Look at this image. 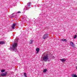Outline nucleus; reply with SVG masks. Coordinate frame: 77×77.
<instances>
[{
	"mask_svg": "<svg viewBox=\"0 0 77 77\" xmlns=\"http://www.w3.org/2000/svg\"><path fill=\"white\" fill-rule=\"evenodd\" d=\"M45 16H46L45 14H42V15L40 14L39 15V18H40V20H38V21L41 26H43L45 24V22L43 21L42 18H44Z\"/></svg>",
	"mask_w": 77,
	"mask_h": 77,
	"instance_id": "1",
	"label": "nucleus"
},
{
	"mask_svg": "<svg viewBox=\"0 0 77 77\" xmlns=\"http://www.w3.org/2000/svg\"><path fill=\"white\" fill-rule=\"evenodd\" d=\"M18 39L16 38L15 40V42L13 45L12 48L10 47V48L8 49L9 50H11V51H15V52L17 51V43L18 42Z\"/></svg>",
	"mask_w": 77,
	"mask_h": 77,
	"instance_id": "2",
	"label": "nucleus"
},
{
	"mask_svg": "<svg viewBox=\"0 0 77 77\" xmlns=\"http://www.w3.org/2000/svg\"><path fill=\"white\" fill-rule=\"evenodd\" d=\"M43 60L44 62L49 61V57L48 54L44 53L43 54Z\"/></svg>",
	"mask_w": 77,
	"mask_h": 77,
	"instance_id": "3",
	"label": "nucleus"
},
{
	"mask_svg": "<svg viewBox=\"0 0 77 77\" xmlns=\"http://www.w3.org/2000/svg\"><path fill=\"white\" fill-rule=\"evenodd\" d=\"M31 6V2H29L27 4V5L25 6V8H24V10L26 9V10H28L30 8Z\"/></svg>",
	"mask_w": 77,
	"mask_h": 77,
	"instance_id": "4",
	"label": "nucleus"
},
{
	"mask_svg": "<svg viewBox=\"0 0 77 77\" xmlns=\"http://www.w3.org/2000/svg\"><path fill=\"white\" fill-rule=\"evenodd\" d=\"M18 25V23H13L12 26H11V27L13 29H15V26H17Z\"/></svg>",
	"mask_w": 77,
	"mask_h": 77,
	"instance_id": "5",
	"label": "nucleus"
},
{
	"mask_svg": "<svg viewBox=\"0 0 77 77\" xmlns=\"http://www.w3.org/2000/svg\"><path fill=\"white\" fill-rule=\"evenodd\" d=\"M49 35L48 34H45L43 35V38L44 39H46L48 38V37H49Z\"/></svg>",
	"mask_w": 77,
	"mask_h": 77,
	"instance_id": "6",
	"label": "nucleus"
},
{
	"mask_svg": "<svg viewBox=\"0 0 77 77\" xmlns=\"http://www.w3.org/2000/svg\"><path fill=\"white\" fill-rule=\"evenodd\" d=\"M6 75H7V72L2 73L1 74V76H2V77H5V76H6Z\"/></svg>",
	"mask_w": 77,
	"mask_h": 77,
	"instance_id": "7",
	"label": "nucleus"
},
{
	"mask_svg": "<svg viewBox=\"0 0 77 77\" xmlns=\"http://www.w3.org/2000/svg\"><path fill=\"white\" fill-rule=\"evenodd\" d=\"M70 44L72 47H74V46H75V45H74V43H73L71 41L70 42Z\"/></svg>",
	"mask_w": 77,
	"mask_h": 77,
	"instance_id": "8",
	"label": "nucleus"
},
{
	"mask_svg": "<svg viewBox=\"0 0 77 77\" xmlns=\"http://www.w3.org/2000/svg\"><path fill=\"white\" fill-rule=\"evenodd\" d=\"M36 51H37L36 53L38 54L39 52V48H37L36 49Z\"/></svg>",
	"mask_w": 77,
	"mask_h": 77,
	"instance_id": "9",
	"label": "nucleus"
},
{
	"mask_svg": "<svg viewBox=\"0 0 77 77\" xmlns=\"http://www.w3.org/2000/svg\"><path fill=\"white\" fill-rule=\"evenodd\" d=\"M60 60L62 62H64L65 61H66V60L65 59H60Z\"/></svg>",
	"mask_w": 77,
	"mask_h": 77,
	"instance_id": "10",
	"label": "nucleus"
},
{
	"mask_svg": "<svg viewBox=\"0 0 77 77\" xmlns=\"http://www.w3.org/2000/svg\"><path fill=\"white\" fill-rule=\"evenodd\" d=\"M5 44V42L3 41L0 42V45H2L3 44Z\"/></svg>",
	"mask_w": 77,
	"mask_h": 77,
	"instance_id": "11",
	"label": "nucleus"
},
{
	"mask_svg": "<svg viewBox=\"0 0 77 77\" xmlns=\"http://www.w3.org/2000/svg\"><path fill=\"white\" fill-rule=\"evenodd\" d=\"M71 75H72V77H77V75H76L74 74H72Z\"/></svg>",
	"mask_w": 77,
	"mask_h": 77,
	"instance_id": "12",
	"label": "nucleus"
},
{
	"mask_svg": "<svg viewBox=\"0 0 77 77\" xmlns=\"http://www.w3.org/2000/svg\"><path fill=\"white\" fill-rule=\"evenodd\" d=\"M62 41H63L64 42H66L67 41V40H66V39H62Z\"/></svg>",
	"mask_w": 77,
	"mask_h": 77,
	"instance_id": "13",
	"label": "nucleus"
},
{
	"mask_svg": "<svg viewBox=\"0 0 77 77\" xmlns=\"http://www.w3.org/2000/svg\"><path fill=\"white\" fill-rule=\"evenodd\" d=\"M47 72V69H44L43 71L44 73H45V72Z\"/></svg>",
	"mask_w": 77,
	"mask_h": 77,
	"instance_id": "14",
	"label": "nucleus"
},
{
	"mask_svg": "<svg viewBox=\"0 0 77 77\" xmlns=\"http://www.w3.org/2000/svg\"><path fill=\"white\" fill-rule=\"evenodd\" d=\"M32 43H33V41L32 40H31L29 44H32Z\"/></svg>",
	"mask_w": 77,
	"mask_h": 77,
	"instance_id": "15",
	"label": "nucleus"
},
{
	"mask_svg": "<svg viewBox=\"0 0 77 77\" xmlns=\"http://www.w3.org/2000/svg\"><path fill=\"white\" fill-rule=\"evenodd\" d=\"M5 71V69L1 70V72H4Z\"/></svg>",
	"mask_w": 77,
	"mask_h": 77,
	"instance_id": "16",
	"label": "nucleus"
},
{
	"mask_svg": "<svg viewBox=\"0 0 77 77\" xmlns=\"http://www.w3.org/2000/svg\"><path fill=\"white\" fill-rule=\"evenodd\" d=\"M14 13H13V14H12L10 16H11V17H14V16L12 15H14Z\"/></svg>",
	"mask_w": 77,
	"mask_h": 77,
	"instance_id": "17",
	"label": "nucleus"
},
{
	"mask_svg": "<svg viewBox=\"0 0 77 77\" xmlns=\"http://www.w3.org/2000/svg\"><path fill=\"white\" fill-rule=\"evenodd\" d=\"M24 77H27V75H26V73H24Z\"/></svg>",
	"mask_w": 77,
	"mask_h": 77,
	"instance_id": "18",
	"label": "nucleus"
},
{
	"mask_svg": "<svg viewBox=\"0 0 77 77\" xmlns=\"http://www.w3.org/2000/svg\"><path fill=\"white\" fill-rule=\"evenodd\" d=\"M74 38L75 39L76 38H77V35H75V36H74Z\"/></svg>",
	"mask_w": 77,
	"mask_h": 77,
	"instance_id": "19",
	"label": "nucleus"
},
{
	"mask_svg": "<svg viewBox=\"0 0 77 77\" xmlns=\"http://www.w3.org/2000/svg\"><path fill=\"white\" fill-rule=\"evenodd\" d=\"M17 13H21V12H20V11H19L17 12Z\"/></svg>",
	"mask_w": 77,
	"mask_h": 77,
	"instance_id": "20",
	"label": "nucleus"
}]
</instances>
